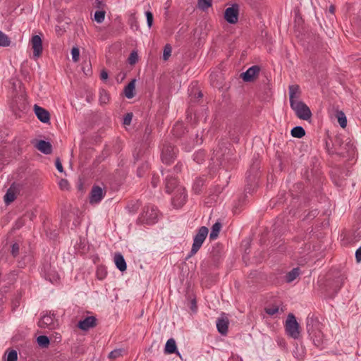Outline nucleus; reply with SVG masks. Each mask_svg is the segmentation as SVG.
<instances>
[{"mask_svg":"<svg viewBox=\"0 0 361 361\" xmlns=\"http://www.w3.org/2000/svg\"><path fill=\"white\" fill-rule=\"evenodd\" d=\"M151 183L154 188H156L157 186L158 180L155 177H153Z\"/></svg>","mask_w":361,"mask_h":361,"instance_id":"4d7b16f0","label":"nucleus"},{"mask_svg":"<svg viewBox=\"0 0 361 361\" xmlns=\"http://www.w3.org/2000/svg\"><path fill=\"white\" fill-rule=\"evenodd\" d=\"M259 71L260 68L258 66H252L241 74V78L245 82H252L258 75Z\"/></svg>","mask_w":361,"mask_h":361,"instance_id":"9b49d317","label":"nucleus"},{"mask_svg":"<svg viewBox=\"0 0 361 361\" xmlns=\"http://www.w3.org/2000/svg\"><path fill=\"white\" fill-rule=\"evenodd\" d=\"M187 197L188 195L183 187L177 188V191L174 192V195L171 199L172 204L176 208L183 207L186 202Z\"/></svg>","mask_w":361,"mask_h":361,"instance_id":"6e6552de","label":"nucleus"},{"mask_svg":"<svg viewBox=\"0 0 361 361\" xmlns=\"http://www.w3.org/2000/svg\"><path fill=\"white\" fill-rule=\"evenodd\" d=\"M18 360V353L15 350H11L8 355L6 361H17Z\"/></svg>","mask_w":361,"mask_h":361,"instance_id":"ea45409f","label":"nucleus"},{"mask_svg":"<svg viewBox=\"0 0 361 361\" xmlns=\"http://www.w3.org/2000/svg\"><path fill=\"white\" fill-rule=\"evenodd\" d=\"M355 259L357 262H361V246L355 251Z\"/></svg>","mask_w":361,"mask_h":361,"instance_id":"5fc2aeb1","label":"nucleus"},{"mask_svg":"<svg viewBox=\"0 0 361 361\" xmlns=\"http://www.w3.org/2000/svg\"><path fill=\"white\" fill-rule=\"evenodd\" d=\"M329 13H331V14H334V12H335V7H334L333 5H331V6H329Z\"/></svg>","mask_w":361,"mask_h":361,"instance_id":"13d9d810","label":"nucleus"},{"mask_svg":"<svg viewBox=\"0 0 361 361\" xmlns=\"http://www.w3.org/2000/svg\"><path fill=\"white\" fill-rule=\"evenodd\" d=\"M202 96H203V94L200 91L197 92V98L198 99L202 98Z\"/></svg>","mask_w":361,"mask_h":361,"instance_id":"052dcab7","label":"nucleus"},{"mask_svg":"<svg viewBox=\"0 0 361 361\" xmlns=\"http://www.w3.org/2000/svg\"><path fill=\"white\" fill-rule=\"evenodd\" d=\"M37 341L38 345L42 348L47 347L50 343L49 338L47 336L44 335L38 336Z\"/></svg>","mask_w":361,"mask_h":361,"instance_id":"2f4dec72","label":"nucleus"},{"mask_svg":"<svg viewBox=\"0 0 361 361\" xmlns=\"http://www.w3.org/2000/svg\"><path fill=\"white\" fill-rule=\"evenodd\" d=\"M145 16L147 18V26L151 27L153 23V14L151 11H147L145 12Z\"/></svg>","mask_w":361,"mask_h":361,"instance_id":"37998d69","label":"nucleus"},{"mask_svg":"<svg viewBox=\"0 0 361 361\" xmlns=\"http://www.w3.org/2000/svg\"><path fill=\"white\" fill-rule=\"evenodd\" d=\"M341 114V116L338 117V123L342 128H345L347 125V119L343 113Z\"/></svg>","mask_w":361,"mask_h":361,"instance_id":"3c124183","label":"nucleus"},{"mask_svg":"<svg viewBox=\"0 0 361 361\" xmlns=\"http://www.w3.org/2000/svg\"><path fill=\"white\" fill-rule=\"evenodd\" d=\"M239 6L233 4L227 8L224 12V18L230 24H235L238 20Z\"/></svg>","mask_w":361,"mask_h":361,"instance_id":"1a4fd4ad","label":"nucleus"},{"mask_svg":"<svg viewBox=\"0 0 361 361\" xmlns=\"http://www.w3.org/2000/svg\"><path fill=\"white\" fill-rule=\"evenodd\" d=\"M16 193L12 188H8L4 197L5 204L7 205L10 204L16 200Z\"/></svg>","mask_w":361,"mask_h":361,"instance_id":"393cba45","label":"nucleus"},{"mask_svg":"<svg viewBox=\"0 0 361 361\" xmlns=\"http://www.w3.org/2000/svg\"><path fill=\"white\" fill-rule=\"evenodd\" d=\"M158 221V210L154 206H146L138 218L141 224H154Z\"/></svg>","mask_w":361,"mask_h":361,"instance_id":"7ed1b4c3","label":"nucleus"},{"mask_svg":"<svg viewBox=\"0 0 361 361\" xmlns=\"http://www.w3.org/2000/svg\"><path fill=\"white\" fill-rule=\"evenodd\" d=\"M197 5L202 11H206L212 5V0H198Z\"/></svg>","mask_w":361,"mask_h":361,"instance_id":"7c9ffc66","label":"nucleus"},{"mask_svg":"<svg viewBox=\"0 0 361 361\" xmlns=\"http://www.w3.org/2000/svg\"><path fill=\"white\" fill-rule=\"evenodd\" d=\"M190 309L193 312H197V301L195 298H191L190 300Z\"/></svg>","mask_w":361,"mask_h":361,"instance_id":"603ef678","label":"nucleus"},{"mask_svg":"<svg viewBox=\"0 0 361 361\" xmlns=\"http://www.w3.org/2000/svg\"><path fill=\"white\" fill-rule=\"evenodd\" d=\"M216 328L221 335H226L228 332V319L226 317H221L216 320Z\"/></svg>","mask_w":361,"mask_h":361,"instance_id":"6ab92c4d","label":"nucleus"},{"mask_svg":"<svg viewBox=\"0 0 361 361\" xmlns=\"http://www.w3.org/2000/svg\"><path fill=\"white\" fill-rule=\"evenodd\" d=\"M185 128L183 126V124L182 123H176L173 128H172V133L176 137H181L182 135L185 133Z\"/></svg>","mask_w":361,"mask_h":361,"instance_id":"5701e85b","label":"nucleus"},{"mask_svg":"<svg viewBox=\"0 0 361 361\" xmlns=\"http://www.w3.org/2000/svg\"><path fill=\"white\" fill-rule=\"evenodd\" d=\"M97 319L94 316H89L78 323V327L83 331H87L91 328L96 326Z\"/></svg>","mask_w":361,"mask_h":361,"instance_id":"f8f14e48","label":"nucleus"},{"mask_svg":"<svg viewBox=\"0 0 361 361\" xmlns=\"http://www.w3.org/2000/svg\"><path fill=\"white\" fill-rule=\"evenodd\" d=\"M326 149L329 154H343L344 152L342 150H338L337 145H335L334 149L333 147H330L329 143L326 141Z\"/></svg>","mask_w":361,"mask_h":361,"instance_id":"f704fd0d","label":"nucleus"},{"mask_svg":"<svg viewBox=\"0 0 361 361\" xmlns=\"http://www.w3.org/2000/svg\"><path fill=\"white\" fill-rule=\"evenodd\" d=\"M176 341L173 338H170L166 341L165 345V352L169 354L173 353L176 350Z\"/></svg>","mask_w":361,"mask_h":361,"instance_id":"c85d7f7f","label":"nucleus"},{"mask_svg":"<svg viewBox=\"0 0 361 361\" xmlns=\"http://www.w3.org/2000/svg\"><path fill=\"white\" fill-rule=\"evenodd\" d=\"M122 354H123L122 349H121V348L115 349L109 353V357L111 359H116V358L122 356Z\"/></svg>","mask_w":361,"mask_h":361,"instance_id":"58836bf2","label":"nucleus"},{"mask_svg":"<svg viewBox=\"0 0 361 361\" xmlns=\"http://www.w3.org/2000/svg\"><path fill=\"white\" fill-rule=\"evenodd\" d=\"M306 328L310 339L317 347H321L324 343V336L321 331V324L313 317H307Z\"/></svg>","mask_w":361,"mask_h":361,"instance_id":"f257e3e1","label":"nucleus"},{"mask_svg":"<svg viewBox=\"0 0 361 361\" xmlns=\"http://www.w3.org/2000/svg\"><path fill=\"white\" fill-rule=\"evenodd\" d=\"M285 329L287 334L291 338L296 339L300 336L299 324L293 314L288 315Z\"/></svg>","mask_w":361,"mask_h":361,"instance_id":"423d86ee","label":"nucleus"},{"mask_svg":"<svg viewBox=\"0 0 361 361\" xmlns=\"http://www.w3.org/2000/svg\"><path fill=\"white\" fill-rule=\"evenodd\" d=\"M105 194L106 192L101 187L98 185H94L92 188L90 192V202L91 204H97L100 202L104 197Z\"/></svg>","mask_w":361,"mask_h":361,"instance_id":"9d476101","label":"nucleus"},{"mask_svg":"<svg viewBox=\"0 0 361 361\" xmlns=\"http://www.w3.org/2000/svg\"><path fill=\"white\" fill-rule=\"evenodd\" d=\"M100 78L102 80H105L108 78V73L105 70H102L100 73Z\"/></svg>","mask_w":361,"mask_h":361,"instance_id":"6e6d98bb","label":"nucleus"},{"mask_svg":"<svg viewBox=\"0 0 361 361\" xmlns=\"http://www.w3.org/2000/svg\"><path fill=\"white\" fill-rule=\"evenodd\" d=\"M162 175H166L165 178V190L167 193H171L172 192H176L177 188L181 187L178 184V181L175 177L171 174V171H164L161 170Z\"/></svg>","mask_w":361,"mask_h":361,"instance_id":"0eeeda50","label":"nucleus"},{"mask_svg":"<svg viewBox=\"0 0 361 361\" xmlns=\"http://www.w3.org/2000/svg\"><path fill=\"white\" fill-rule=\"evenodd\" d=\"M97 276L99 280H102L106 276V271L104 268H98L97 270Z\"/></svg>","mask_w":361,"mask_h":361,"instance_id":"c03bdc74","label":"nucleus"},{"mask_svg":"<svg viewBox=\"0 0 361 361\" xmlns=\"http://www.w3.org/2000/svg\"><path fill=\"white\" fill-rule=\"evenodd\" d=\"M114 262H115L116 268L119 271L123 272L126 270L127 264H126V260H125L123 256L121 253H119V252L115 253Z\"/></svg>","mask_w":361,"mask_h":361,"instance_id":"412c9836","label":"nucleus"},{"mask_svg":"<svg viewBox=\"0 0 361 361\" xmlns=\"http://www.w3.org/2000/svg\"><path fill=\"white\" fill-rule=\"evenodd\" d=\"M19 253V245L13 243L11 246V254L13 257H16Z\"/></svg>","mask_w":361,"mask_h":361,"instance_id":"8fccbe9b","label":"nucleus"},{"mask_svg":"<svg viewBox=\"0 0 361 361\" xmlns=\"http://www.w3.org/2000/svg\"><path fill=\"white\" fill-rule=\"evenodd\" d=\"M134 157H135V159L136 160H137V159H138V157H135V155H134Z\"/></svg>","mask_w":361,"mask_h":361,"instance_id":"69168bd1","label":"nucleus"},{"mask_svg":"<svg viewBox=\"0 0 361 361\" xmlns=\"http://www.w3.org/2000/svg\"><path fill=\"white\" fill-rule=\"evenodd\" d=\"M137 173H138V176H141V174H140V169H138V172H137Z\"/></svg>","mask_w":361,"mask_h":361,"instance_id":"0e129e2a","label":"nucleus"},{"mask_svg":"<svg viewBox=\"0 0 361 361\" xmlns=\"http://www.w3.org/2000/svg\"><path fill=\"white\" fill-rule=\"evenodd\" d=\"M72 59L74 62L79 60L80 50L78 47H73L71 50Z\"/></svg>","mask_w":361,"mask_h":361,"instance_id":"79ce46f5","label":"nucleus"},{"mask_svg":"<svg viewBox=\"0 0 361 361\" xmlns=\"http://www.w3.org/2000/svg\"><path fill=\"white\" fill-rule=\"evenodd\" d=\"M34 111L37 118L42 123H47L50 121L49 112L45 109L35 104L34 106Z\"/></svg>","mask_w":361,"mask_h":361,"instance_id":"dca6fc26","label":"nucleus"},{"mask_svg":"<svg viewBox=\"0 0 361 361\" xmlns=\"http://www.w3.org/2000/svg\"><path fill=\"white\" fill-rule=\"evenodd\" d=\"M54 314H44L38 322L39 328H49L52 329L54 326Z\"/></svg>","mask_w":361,"mask_h":361,"instance_id":"a211bd4d","label":"nucleus"},{"mask_svg":"<svg viewBox=\"0 0 361 361\" xmlns=\"http://www.w3.org/2000/svg\"><path fill=\"white\" fill-rule=\"evenodd\" d=\"M135 81L133 79L124 88V94L128 99H132L135 96Z\"/></svg>","mask_w":361,"mask_h":361,"instance_id":"4be33fe9","label":"nucleus"},{"mask_svg":"<svg viewBox=\"0 0 361 361\" xmlns=\"http://www.w3.org/2000/svg\"><path fill=\"white\" fill-rule=\"evenodd\" d=\"M193 159L198 164H201L204 159V152L203 151L196 152L193 154Z\"/></svg>","mask_w":361,"mask_h":361,"instance_id":"e433bc0d","label":"nucleus"},{"mask_svg":"<svg viewBox=\"0 0 361 361\" xmlns=\"http://www.w3.org/2000/svg\"><path fill=\"white\" fill-rule=\"evenodd\" d=\"M336 283V288L334 289V292L332 294V296H334L335 294L338 293V291L340 290V288L342 286L343 284V279H338L335 281Z\"/></svg>","mask_w":361,"mask_h":361,"instance_id":"49530a36","label":"nucleus"},{"mask_svg":"<svg viewBox=\"0 0 361 361\" xmlns=\"http://www.w3.org/2000/svg\"><path fill=\"white\" fill-rule=\"evenodd\" d=\"M129 25L130 26V28L134 30H138L139 29V24L138 21L135 16H131L129 18Z\"/></svg>","mask_w":361,"mask_h":361,"instance_id":"4c0bfd02","label":"nucleus"},{"mask_svg":"<svg viewBox=\"0 0 361 361\" xmlns=\"http://www.w3.org/2000/svg\"><path fill=\"white\" fill-rule=\"evenodd\" d=\"M317 214V210L314 212V214H312L313 216H315Z\"/></svg>","mask_w":361,"mask_h":361,"instance_id":"680f3d73","label":"nucleus"},{"mask_svg":"<svg viewBox=\"0 0 361 361\" xmlns=\"http://www.w3.org/2000/svg\"><path fill=\"white\" fill-rule=\"evenodd\" d=\"M172 48L169 44H166L164 47L163 59L167 61L171 54Z\"/></svg>","mask_w":361,"mask_h":361,"instance_id":"c9c22d12","label":"nucleus"},{"mask_svg":"<svg viewBox=\"0 0 361 361\" xmlns=\"http://www.w3.org/2000/svg\"><path fill=\"white\" fill-rule=\"evenodd\" d=\"M290 134L293 137L301 138L305 135V130L302 126H295L292 128Z\"/></svg>","mask_w":361,"mask_h":361,"instance_id":"cd10ccee","label":"nucleus"},{"mask_svg":"<svg viewBox=\"0 0 361 361\" xmlns=\"http://www.w3.org/2000/svg\"><path fill=\"white\" fill-rule=\"evenodd\" d=\"M133 116V113H131V112L127 113L123 117V124L124 126L130 125Z\"/></svg>","mask_w":361,"mask_h":361,"instance_id":"a19ab883","label":"nucleus"},{"mask_svg":"<svg viewBox=\"0 0 361 361\" xmlns=\"http://www.w3.org/2000/svg\"><path fill=\"white\" fill-rule=\"evenodd\" d=\"M290 104L291 102H297L301 94L300 88L298 85H291L288 87Z\"/></svg>","mask_w":361,"mask_h":361,"instance_id":"f3484780","label":"nucleus"},{"mask_svg":"<svg viewBox=\"0 0 361 361\" xmlns=\"http://www.w3.org/2000/svg\"><path fill=\"white\" fill-rule=\"evenodd\" d=\"M105 11H97L94 15V20L98 23H102L105 18Z\"/></svg>","mask_w":361,"mask_h":361,"instance_id":"72a5a7b5","label":"nucleus"},{"mask_svg":"<svg viewBox=\"0 0 361 361\" xmlns=\"http://www.w3.org/2000/svg\"><path fill=\"white\" fill-rule=\"evenodd\" d=\"M59 187L62 190H68L69 188V183L66 179H61L59 181Z\"/></svg>","mask_w":361,"mask_h":361,"instance_id":"de8ad7c7","label":"nucleus"},{"mask_svg":"<svg viewBox=\"0 0 361 361\" xmlns=\"http://www.w3.org/2000/svg\"><path fill=\"white\" fill-rule=\"evenodd\" d=\"M138 56L136 52H132L128 58V62L130 64H135L137 61Z\"/></svg>","mask_w":361,"mask_h":361,"instance_id":"a18cd8bd","label":"nucleus"},{"mask_svg":"<svg viewBox=\"0 0 361 361\" xmlns=\"http://www.w3.org/2000/svg\"><path fill=\"white\" fill-rule=\"evenodd\" d=\"M228 361H242L240 359H239L238 357H232L231 359H229Z\"/></svg>","mask_w":361,"mask_h":361,"instance_id":"bf43d9fd","label":"nucleus"},{"mask_svg":"<svg viewBox=\"0 0 361 361\" xmlns=\"http://www.w3.org/2000/svg\"><path fill=\"white\" fill-rule=\"evenodd\" d=\"M334 145L338 146V150H342L344 152L343 154H341V156H345V154L350 155L354 152L355 147L350 141H348L343 145L340 138H336Z\"/></svg>","mask_w":361,"mask_h":361,"instance_id":"ddd939ff","label":"nucleus"},{"mask_svg":"<svg viewBox=\"0 0 361 361\" xmlns=\"http://www.w3.org/2000/svg\"><path fill=\"white\" fill-rule=\"evenodd\" d=\"M11 44V40L3 32L0 31V47H8Z\"/></svg>","mask_w":361,"mask_h":361,"instance_id":"473e14b6","label":"nucleus"},{"mask_svg":"<svg viewBox=\"0 0 361 361\" xmlns=\"http://www.w3.org/2000/svg\"><path fill=\"white\" fill-rule=\"evenodd\" d=\"M183 168V164L182 162L178 161L173 168V173H180Z\"/></svg>","mask_w":361,"mask_h":361,"instance_id":"09e8293b","label":"nucleus"},{"mask_svg":"<svg viewBox=\"0 0 361 361\" xmlns=\"http://www.w3.org/2000/svg\"><path fill=\"white\" fill-rule=\"evenodd\" d=\"M300 274L299 268H293L290 271L286 274V281L288 283L293 281Z\"/></svg>","mask_w":361,"mask_h":361,"instance_id":"bb28decb","label":"nucleus"},{"mask_svg":"<svg viewBox=\"0 0 361 361\" xmlns=\"http://www.w3.org/2000/svg\"><path fill=\"white\" fill-rule=\"evenodd\" d=\"M178 149L170 143H164L161 149V159L164 164L170 165L176 159Z\"/></svg>","mask_w":361,"mask_h":361,"instance_id":"20e7f679","label":"nucleus"},{"mask_svg":"<svg viewBox=\"0 0 361 361\" xmlns=\"http://www.w3.org/2000/svg\"><path fill=\"white\" fill-rule=\"evenodd\" d=\"M264 311L267 314L274 316L277 313H283V309L282 307L280 308L279 306L276 305H273L271 306L265 307Z\"/></svg>","mask_w":361,"mask_h":361,"instance_id":"a878e982","label":"nucleus"},{"mask_svg":"<svg viewBox=\"0 0 361 361\" xmlns=\"http://www.w3.org/2000/svg\"><path fill=\"white\" fill-rule=\"evenodd\" d=\"M195 137L191 138L189 141L182 140V148L185 152H190L197 145L202 143V137L199 138L198 135H195Z\"/></svg>","mask_w":361,"mask_h":361,"instance_id":"4468645a","label":"nucleus"},{"mask_svg":"<svg viewBox=\"0 0 361 361\" xmlns=\"http://www.w3.org/2000/svg\"><path fill=\"white\" fill-rule=\"evenodd\" d=\"M221 224L219 221L216 222L212 226L211 229V232L209 234V239L211 240L216 239L221 228Z\"/></svg>","mask_w":361,"mask_h":361,"instance_id":"b1692460","label":"nucleus"},{"mask_svg":"<svg viewBox=\"0 0 361 361\" xmlns=\"http://www.w3.org/2000/svg\"><path fill=\"white\" fill-rule=\"evenodd\" d=\"M33 216H34V215H33V214H30V219L31 220L32 219Z\"/></svg>","mask_w":361,"mask_h":361,"instance_id":"e2e57ef3","label":"nucleus"},{"mask_svg":"<svg viewBox=\"0 0 361 361\" xmlns=\"http://www.w3.org/2000/svg\"><path fill=\"white\" fill-rule=\"evenodd\" d=\"M208 228L206 226H201L198 229L196 235L194 236L191 250L185 258L186 260L198 252L208 235Z\"/></svg>","mask_w":361,"mask_h":361,"instance_id":"f03ea898","label":"nucleus"},{"mask_svg":"<svg viewBox=\"0 0 361 361\" xmlns=\"http://www.w3.org/2000/svg\"><path fill=\"white\" fill-rule=\"evenodd\" d=\"M99 102L101 105L106 104L109 102V94L106 90H99Z\"/></svg>","mask_w":361,"mask_h":361,"instance_id":"c756f323","label":"nucleus"},{"mask_svg":"<svg viewBox=\"0 0 361 361\" xmlns=\"http://www.w3.org/2000/svg\"><path fill=\"white\" fill-rule=\"evenodd\" d=\"M32 48L33 49V55L39 57L42 52V42L39 35H34L31 39Z\"/></svg>","mask_w":361,"mask_h":361,"instance_id":"2eb2a0df","label":"nucleus"},{"mask_svg":"<svg viewBox=\"0 0 361 361\" xmlns=\"http://www.w3.org/2000/svg\"><path fill=\"white\" fill-rule=\"evenodd\" d=\"M35 147L44 154H50L52 152V146L49 142L39 140Z\"/></svg>","mask_w":361,"mask_h":361,"instance_id":"aec40b11","label":"nucleus"},{"mask_svg":"<svg viewBox=\"0 0 361 361\" xmlns=\"http://www.w3.org/2000/svg\"><path fill=\"white\" fill-rule=\"evenodd\" d=\"M290 106L299 118L307 121L311 118L312 112L302 101L291 102Z\"/></svg>","mask_w":361,"mask_h":361,"instance_id":"39448f33","label":"nucleus"},{"mask_svg":"<svg viewBox=\"0 0 361 361\" xmlns=\"http://www.w3.org/2000/svg\"><path fill=\"white\" fill-rule=\"evenodd\" d=\"M55 164H56V167L57 170L59 172L62 173L63 171V166H62L61 161L59 158L56 159Z\"/></svg>","mask_w":361,"mask_h":361,"instance_id":"864d4df0","label":"nucleus"}]
</instances>
